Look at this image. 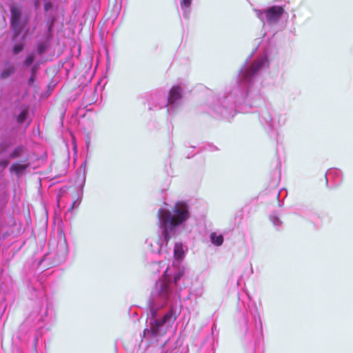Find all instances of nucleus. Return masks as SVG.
I'll use <instances>...</instances> for the list:
<instances>
[{"mask_svg":"<svg viewBox=\"0 0 353 353\" xmlns=\"http://www.w3.org/2000/svg\"><path fill=\"white\" fill-rule=\"evenodd\" d=\"M8 163H9L8 161H7L6 159L1 160L0 161V168H1L2 169L6 168L8 166Z\"/></svg>","mask_w":353,"mask_h":353,"instance_id":"obj_16","label":"nucleus"},{"mask_svg":"<svg viewBox=\"0 0 353 353\" xmlns=\"http://www.w3.org/2000/svg\"><path fill=\"white\" fill-rule=\"evenodd\" d=\"M34 60V56L33 54H29L23 62V65L26 67L30 66Z\"/></svg>","mask_w":353,"mask_h":353,"instance_id":"obj_12","label":"nucleus"},{"mask_svg":"<svg viewBox=\"0 0 353 353\" xmlns=\"http://www.w3.org/2000/svg\"><path fill=\"white\" fill-rule=\"evenodd\" d=\"M38 52L39 54H41L43 52V46L42 45H39L38 46Z\"/></svg>","mask_w":353,"mask_h":353,"instance_id":"obj_20","label":"nucleus"},{"mask_svg":"<svg viewBox=\"0 0 353 353\" xmlns=\"http://www.w3.org/2000/svg\"><path fill=\"white\" fill-rule=\"evenodd\" d=\"M174 256L178 259H181L184 255L183 245L181 243H176L174 248Z\"/></svg>","mask_w":353,"mask_h":353,"instance_id":"obj_9","label":"nucleus"},{"mask_svg":"<svg viewBox=\"0 0 353 353\" xmlns=\"http://www.w3.org/2000/svg\"><path fill=\"white\" fill-rule=\"evenodd\" d=\"M23 48H24V45L23 43L15 44L13 46V50H13V53L14 54H19V52H21L23 50Z\"/></svg>","mask_w":353,"mask_h":353,"instance_id":"obj_13","label":"nucleus"},{"mask_svg":"<svg viewBox=\"0 0 353 353\" xmlns=\"http://www.w3.org/2000/svg\"><path fill=\"white\" fill-rule=\"evenodd\" d=\"M26 116L27 112L25 110L22 111L17 117V121L19 123H23L26 119Z\"/></svg>","mask_w":353,"mask_h":353,"instance_id":"obj_14","label":"nucleus"},{"mask_svg":"<svg viewBox=\"0 0 353 353\" xmlns=\"http://www.w3.org/2000/svg\"><path fill=\"white\" fill-rule=\"evenodd\" d=\"M39 0H37V1H36V6H39Z\"/></svg>","mask_w":353,"mask_h":353,"instance_id":"obj_22","label":"nucleus"},{"mask_svg":"<svg viewBox=\"0 0 353 353\" xmlns=\"http://www.w3.org/2000/svg\"><path fill=\"white\" fill-rule=\"evenodd\" d=\"M181 273H178L176 275H175L174 277V283L176 284L178 281L181 279Z\"/></svg>","mask_w":353,"mask_h":353,"instance_id":"obj_17","label":"nucleus"},{"mask_svg":"<svg viewBox=\"0 0 353 353\" xmlns=\"http://www.w3.org/2000/svg\"><path fill=\"white\" fill-rule=\"evenodd\" d=\"M264 12L268 22H274L283 15L284 8L282 6H274L266 9Z\"/></svg>","mask_w":353,"mask_h":353,"instance_id":"obj_3","label":"nucleus"},{"mask_svg":"<svg viewBox=\"0 0 353 353\" xmlns=\"http://www.w3.org/2000/svg\"><path fill=\"white\" fill-rule=\"evenodd\" d=\"M161 322V321H156V325L157 327H161V326H163V325H159V323Z\"/></svg>","mask_w":353,"mask_h":353,"instance_id":"obj_21","label":"nucleus"},{"mask_svg":"<svg viewBox=\"0 0 353 353\" xmlns=\"http://www.w3.org/2000/svg\"><path fill=\"white\" fill-rule=\"evenodd\" d=\"M52 7V4L50 3H46L45 5H44V9L45 10H48L50 8Z\"/></svg>","mask_w":353,"mask_h":353,"instance_id":"obj_19","label":"nucleus"},{"mask_svg":"<svg viewBox=\"0 0 353 353\" xmlns=\"http://www.w3.org/2000/svg\"><path fill=\"white\" fill-rule=\"evenodd\" d=\"M181 90L179 86L172 87L169 92L168 101L169 103H174L176 101L181 98Z\"/></svg>","mask_w":353,"mask_h":353,"instance_id":"obj_6","label":"nucleus"},{"mask_svg":"<svg viewBox=\"0 0 353 353\" xmlns=\"http://www.w3.org/2000/svg\"><path fill=\"white\" fill-rule=\"evenodd\" d=\"M14 72V66L12 63H8L1 71L0 78L2 79H5L12 76Z\"/></svg>","mask_w":353,"mask_h":353,"instance_id":"obj_7","label":"nucleus"},{"mask_svg":"<svg viewBox=\"0 0 353 353\" xmlns=\"http://www.w3.org/2000/svg\"><path fill=\"white\" fill-rule=\"evenodd\" d=\"M191 3H192V0H181V7L188 8L190 6Z\"/></svg>","mask_w":353,"mask_h":353,"instance_id":"obj_15","label":"nucleus"},{"mask_svg":"<svg viewBox=\"0 0 353 353\" xmlns=\"http://www.w3.org/2000/svg\"><path fill=\"white\" fill-rule=\"evenodd\" d=\"M11 12L10 17V28L13 31L14 39L19 37L22 31V27H21V11L20 8L12 4L10 6Z\"/></svg>","mask_w":353,"mask_h":353,"instance_id":"obj_2","label":"nucleus"},{"mask_svg":"<svg viewBox=\"0 0 353 353\" xmlns=\"http://www.w3.org/2000/svg\"><path fill=\"white\" fill-rule=\"evenodd\" d=\"M25 148L22 145L17 146L10 154V158L16 159L20 157L24 152Z\"/></svg>","mask_w":353,"mask_h":353,"instance_id":"obj_10","label":"nucleus"},{"mask_svg":"<svg viewBox=\"0 0 353 353\" xmlns=\"http://www.w3.org/2000/svg\"><path fill=\"white\" fill-rule=\"evenodd\" d=\"M263 62L262 61H254L249 68H247L244 73L243 77L245 79H249L254 75L262 67Z\"/></svg>","mask_w":353,"mask_h":353,"instance_id":"obj_4","label":"nucleus"},{"mask_svg":"<svg viewBox=\"0 0 353 353\" xmlns=\"http://www.w3.org/2000/svg\"><path fill=\"white\" fill-rule=\"evenodd\" d=\"M30 163L27 161H23L21 162H16L12 164L10 168V171L14 172L17 176L21 175L24 171L29 168Z\"/></svg>","mask_w":353,"mask_h":353,"instance_id":"obj_5","label":"nucleus"},{"mask_svg":"<svg viewBox=\"0 0 353 353\" xmlns=\"http://www.w3.org/2000/svg\"><path fill=\"white\" fill-rule=\"evenodd\" d=\"M174 214L170 210L160 209L158 216L161 222V228L163 230L162 234L166 243L171 238V233L174 229L181 225L190 216L188 207L184 202H177L172 210Z\"/></svg>","mask_w":353,"mask_h":353,"instance_id":"obj_1","label":"nucleus"},{"mask_svg":"<svg viewBox=\"0 0 353 353\" xmlns=\"http://www.w3.org/2000/svg\"><path fill=\"white\" fill-rule=\"evenodd\" d=\"M177 318V314H173L172 310H170L168 313H167L163 319L161 320V322L159 323V325H164L165 323L169 321L171 319H172V321H175Z\"/></svg>","mask_w":353,"mask_h":353,"instance_id":"obj_11","label":"nucleus"},{"mask_svg":"<svg viewBox=\"0 0 353 353\" xmlns=\"http://www.w3.org/2000/svg\"><path fill=\"white\" fill-rule=\"evenodd\" d=\"M168 284H167V283H163V286H162V288H161V292H162V293H163V292L166 293L167 290H168Z\"/></svg>","mask_w":353,"mask_h":353,"instance_id":"obj_18","label":"nucleus"},{"mask_svg":"<svg viewBox=\"0 0 353 353\" xmlns=\"http://www.w3.org/2000/svg\"><path fill=\"white\" fill-rule=\"evenodd\" d=\"M34 66L32 68V71L34 72Z\"/></svg>","mask_w":353,"mask_h":353,"instance_id":"obj_23","label":"nucleus"},{"mask_svg":"<svg viewBox=\"0 0 353 353\" xmlns=\"http://www.w3.org/2000/svg\"><path fill=\"white\" fill-rule=\"evenodd\" d=\"M211 242L216 245L220 246L223 244V237L222 235H217L215 232H213L210 235Z\"/></svg>","mask_w":353,"mask_h":353,"instance_id":"obj_8","label":"nucleus"}]
</instances>
